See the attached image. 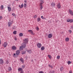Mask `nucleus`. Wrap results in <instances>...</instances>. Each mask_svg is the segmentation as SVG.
Segmentation results:
<instances>
[{
    "label": "nucleus",
    "mask_w": 73,
    "mask_h": 73,
    "mask_svg": "<svg viewBox=\"0 0 73 73\" xmlns=\"http://www.w3.org/2000/svg\"><path fill=\"white\" fill-rule=\"evenodd\" d=\"M28 42V39L27 38L25 39L23 41V43L22 46L23 48L26 47V45H27V43Z\"/></svg>",
    "instance_id": "nucleus-1"
},
{
    "label": "nucleus",
    "mask_w": 73,
    "mask_h": 73,
    "mask_svg": "<svg viewBox=\"0 0 73 73\" xmlns=\"http://www.w3.org/2000/svg\"><path fill=\"white\" fill-rule=\"evenodd\" d=\"M40 10H42V8H43V7H42V4L44 3V0H40Z\"/></svg>",
    "instance_id": "nucleus-2"
},
{
    "label": "nucleus",
    "mask_w": 73,
    "mask_h": 73,
    "mask_svg": "<svg viewBox=\"0 0 73 73\" xmlns=\"http://www.w3.org/2000/svg\"><path fill=\"white\" fill-rule=\"evenodd\" d=\"M7 45H8V43H7V42H5L2 44V46H3L4 48H6Z\"/></svg>",
    "instance_id": "nucleus-3"
},
{
    "label": "nucleus",
    "mask_w": 73,
    "mask_h": 73,
    "mask_svg": "<svg viewBox=\"0 0 73 73\" xmlns=\"http://www.w3.org/2000/svg\"><path fill=\"white\" fill-rule=\"evenodd\" d=\"M28 31L30 32V33H31V35H35V33H34L33 31H32V30H28Z\"/></svg>",
    "instance_id": "nucleus-4"
},
{
    "label": "nucleus",
    "mask_w": 73,
    "mask_h": 73,
    "mask_svg": "<svg viewBox=\"0 0 73 73\" xmlns=\"http://www.w3.org/2000/svg\"><path fill=\"white\" fill-rule=\"evenodd\" d=\"M68 11H69V12L70 14V15H71L73 16V11H72V10H71L70 9H69L68 10Z\"/></svg>",
    "instance_id": "nucleus-5"
},
{
    "label": "nucleus",
    "mask_w": 73,
    "mask_h": 73,
    "mask_svg": "<svg viewBox=\"0 0 73 73\" xmlns=\"http://www.w3.org/2000/svg\"><path fill=\"white\" fill-rule=\"evenodd\" d=\"M42 45L40 43H38L37 44V46L38 48H40L41 47Z\"/></svg>",
    "instance_id": "nucleus-6"
},
{
    "label": "nucleus",
    "mask_w": 73,
    "mask_h": 73,
    "mask_svg": "<svg viewBox=\"0 0 73 73\" xmlns=\"http://www.w3.org/2000/svg\"><path fill=\"white\" fill-rule=\"evenodd\" d=\"M26 51L29 54H31L32 53V50L31 49H27Z\"/></svg>",
    "instance_id": "nucleus-7"
},
{
    "label": "nucleus",
    "mask_w": 73,
    "mask_h": 73,
    "mask_svg": "<svg viewBox=\"0 0 73 73\" xmlns=\"http://www.w3.org/2000/svg\"><path fill=\"white\" fill-rule=\"evenodd\" d=\"M20 53V50H18L16 51V54L17 55H19Z\"/></svg>",
    "instance_id": "nucleus-8"
},
{
    "label": "nucleus",
    "mask_w": 73,
    "mask_h": 73,
    "mask_svg": "<svg viewBox=\"0 0 73 73\" xmlns=\"http://www.w3.org/2000/svg\"><path fill=\"white\" fill-rule=\"evenodd\" d=\"M57 7L58 8V9H60V8H61V4L59 3L57 5Z\"/></svg>",
    "instance_id": "nucleus-9"
},
{
    "label": "nucleus",
    "mask_w": 73,
    "mask_h": 73,
    "mask_svg": "<svg viewBox=\"0 0 73 73\" xmlns=\"http://www.w3.org/2000/svg\"><path fill=\"white\" fill-rule=\"evenodd\" d=\"M48 38H52V35L51 34H48Z\"/></svg>",
    "instance_id": "nucleus-10"
},
{
    "label": "nucleus",
    "mask_w": 73,
    "mask_h": 73,
    "mask_svg": "<svg viewBox=\"0 0 73 73\" xmlns=\"http://www.w3.org/2000/svg\"><path fill=\"white\" fill-rule=\"evenodd\" d=\"M4 62V60H3V59H0V64H3Z\"/></svg>",
    "instance_id": "nucleus-11"
},
{
    "label": "nucleus",
    "mask_w": 73,
    "mask_h": 73,
    "mask_svg": "<svg viewBox=\"0 0 73 73\" xmlns=\"http://www.w3.org/2000/svg\"><path fill=\"white\" fill-rule=\"evenodd\" d=\"M19 7L20 8H23V7H24L23 3L21 5H19Z\"/></svg>",
    "instance_id": "nucleus-12"
},
{
    "label": "nucleus",
    "mask_w": 73,
    "mask_h": 73,
    "mask_svg": "<svg viewBox=\"0 0 73 73\" xmlns=\"http://www.w3.org/2000/svg\"><path fill=\"white\" fill-rule=\"evenodd\" d=\"M51 5L52 7H54L55 6V3H51Z\"/></svg>",
    "instance_id": "nucleus-13"
},
{
    "label": "nucleus",
    "mask_w": 73,
    "mask_h": 73,
    "mask_svg": "<svg viewBox=\"0 0 73 73\" xmlns=\"http://www.w3.org/2000/svg\"><path fill=\"white\" fill-rule=\"evenodd\" d=\"M7 8L9 12H11V10H12L11 8L9 7H7Z\"/></svg>",
    "instance_id": "nucleus-14"
},
{
    "label": "nucleus",
    "mask_w": 73,
    "mask_h": 73,
    "mask_svg": "<svg viewBox=\"0 0 73 73\" xmlns=\"http://www.w3.org/2000/svg\"><path fill=\"white\" fill-rule=\"evenodd\" d=\"M12 48L13 50H16V47L15 46H12Z\"/></svg>",
    "instance_id": "nucleus-15"
},
{
    "label": "nucleus",
    "mask_w": 73,
    "mask_h": 73,
    "mask_svg": "<svg viewBox=\"0 0 73 73\" xmlns=\"http://www.w3.org/2000/svg\"><path fill=\"white\" fill-rule=\"evenodd\" d=\"M23 69L21 68H20L18 69V70L19 72H21V71H23Z\"/></svg>",
    "instance_id": "nucleus-16"
},
{
    "label": "nucleus",
    "mask_w": 73,
    "mask_h": 73,
    "mask_svg": "<svg viewBox=\"0 0 73 73\" xmlns=\"http://www.w3.org/2000/svg\"><path fill=\"white\" fill-rule=\"evenodd\" d=\"M8 27H10L11 25H12V23L10 22H8Z\"/></svg>",
    "instance_id": "nucleus-17"
},
{
    "label": "nucleus",
    "mask_w": 73,
    "mask_h": 73,
    "mask_svg": "<svg viewBox=\"0 0 73 73\" xmlns=\"http://www.w3.org/2000/svg\"><path fill=\"white\" fill-rule=\"evenodd\" d=\"M20 61H21V62L22 63H24V59L23 58H21L20 59Z\"/></svg>",
    "instance_id": "nucleus-18"
},
{
    "label": "nucleus",
    "mask_w": 73,
    "mask_h": 73,
    "mask_svg": "<svg viewBox=\"0 0 73 73\" xmlns=\"http://www.w3.org/2000/svg\"><path fill=\"white\" fill-rule=\"evenodd\" d=\"M37 21L38 22H39V21H41V18L40 17L38 18L37 19Z\"/></svg>",
    "instance_id": "nucleus-19"
},
{
    "label": "nucleus",
    "mask_w": 73,
    "mask_h": 73,
    "mask_svg": "<svg viewBox=\"0 0 73 73\" xmlns=\"http://www.w3.org/2000/svg\"><path fill=\"white\" fill-rule=\"evenodd\" d=\"M65 40L66 41H67V42L69 41V38H66L65 39Z\"/></svg>",
    "instance_id": "nucleus-20"
},
{
    "label": "nucleus",
    "mask_w": 73,
    "mask_h": 73,
    "mask_svg": "<svg viewBox=\"0 0 73 73\" xmlns=\"http://www.w3.org/2000/svg\"><path fill=\"white\" fill-rule=\"evenodd\" d=\"M1 10H3L4 9V6L3 5H1Z\"/></svg>",
    "instance_id": "nucleus-21"
},
{
    "label": "nucleus",
    "mask_w": 73,
    "mask_h": 73,
    "mask_svg": "<svg viewBox=\"0 0 73 73\" xmlns=\"http://www.w3.org/2000/svg\"><path fill=\"white\" fill-rule=\"evenodd\" d=\"M45 49V47L44 46H42L41 48V50H44Z\"/></svg>",
    "instance_id": "nucleus-22"
},
{
    "label": "nucleus",
    "mask_w": 73,
    "mask_h": 73,
    "mask_svg": "<svg viewBox=\"0 0 73 73\" xmlns=\"http://www.w3.org/2000/svg\"><path fill=\"white\" fill-rule=\"evenodd\" d=\"M23 48H23V47L22 46L20 47V50H23Z\"/></svg>",
    "instance_id": "nucleus-23"
},
{
    "label": "nucleus",
    "mask_w": 73,
    "mask_h": 73,
    "mask_svg": "<svg viewBox=\"0 0 73 73\" xmlns=\"http://www.w3.org/2000/svg\"><path fill=\"white\" fill-rule=\"evenodd\" d=\"M19 36L21 37L23 36V33H20L19 35Z\"/></svg>",
    "instance_id": "nucleus-24"
},
{
    "label": "nucleus",
    "mask_w": 73,
    "mask_h": 73,
    "mask_svg": "<svg viewBox=\"0 0 73 73\" xmlns=\"http://www.w3.org/2000/svg\"><path fill=\"white\" fill-rule=\"evenodd\" d=\"M8 70L9 71H11L12 70V68L11 67H9L8 68Z\"/></svg>",
    "instance_id": "nucleus-25"
},
{
    "label": "nucleus",
    "mask_w": 73,
    "mask_h": 73,
    "mask_svg": "<svg viewBox=\"0 0 73 73\" xmlns=\"http://www.w3.org/2000/svg\"><path fill=\"white\" fill-rule=\"evenodd\" d=\"M60 70L61 71H62V70H64V68H63V67H61L60 68Z\"/></svg>",
    "instance_id": "nucleus-26"
},
{
    "label": "nucleus",
    "mask_w": 73,
    "mask_h": 73,
    "mask_svg": "<svg viewBox=\"0 0 73 73\" xmlns=\"http://www.w3.org/2000/svg\"><path fill=\"white\" fill-rule=\"evenodd\" d=\"M67 64H68V65H69V64H72V62L69 61H68V62L67 63Z\"/></svg>",
    "instance_id": "nucleus-27"
},
{
    "label": "nucleus",
    "mask_w": 73,
    "mask_h": 73,
    "mask_svg": "<svg viewBox=\"0 0 73 73\" xmlns=\"http://www.w3.org/2000/svg\"><path fill=\"white\" fill-rule=\"evenodd\" d=\"M26 51H23L22 53V54H25Z\"/></svg>",
    "instance_id": "nucleus-28"
},
{
    "label": "nucleus",
    "mask_w": 73,
    "mask_h": 73,
    "mask_svg": "<svg viewBox=\"0 0 73 73\" xmlns=\"http://www.w3.org/2000/svg\"><path fill=\"white\" fill-rule=\"evenodd\" d=\"M70 19H67L66 20L67 22H70Z\"/></svg>",
    "instance_id": "nucleus-29"
},
{
    "label": "nucleus",
    "mask_w": 73,
    "mask_h": 73,
    "mask_svg": "<svg viewBox=\"0 0 73 73\" xmlns=\"http://www.w3.org/2000/svg\"><path fill=\"white\" fill-rule=\"evenodd\" d=\"M17 33V31H15L13 32V34L14 35H16Z\"/></svg>",
    "instance_id": "nucleus-30"
},
{
    "label": "nucleus",
    "mask_w": 73,
    "mask_h": 73,
    "mask_svg": "<svg viewBox=\"0 0 73 73\" xmlns=\"http://www.w3.org/2000/svg\"><path fill=\"white\" fill-rule=\"evenodd\" d=\"M70 23H73V19H70Z\"/></svg>",
    "instance_id": "nucleus-31"
},
{
    "label": "nucleus",
    "mask_w": 73,
    "mask_h": 73,
    "mask_svg": "<svg viewBox=\"0 0 73 73\" xmlns=\"http://www.w3.org/2000/svg\"><path fill=\"white\" fill-rule=\"evenodd\" d=\"M24 7L25 8H26V7H27V4L26 3L24 4Z\"/></svg>",
    "instance_id": "nucleus-32"
},
{
    "label": "nucleus",
    "mask_w": 73,
    "mask_h": 73,
    "mask_svg": "<svg viewBox=\"0 0 73 73\" xmlns=\"http://www.w3.org/2000/svg\"><path fill=\"white\" fill-rule=\"evenodd\" d=\"M51 73H55V71L54 70H52L51 71Z\"/></svg>",
    "instance_id": "nucleus-33"
},
{
    "label": "nucleus",
    "mask_w": 73,
    "mask_h": 73,
    "mask_svg": "<svg viewBox=\"0 0 73 73\" xmlns=\"http://www.w3.org/2000/svg\"><path fill=\"white\" fill-rule=\"evenodd\" d=\"M48 66H49V67H50L52 69H53V67L51 65H49Z\"/></svg>",
    "instance_id": "nucleus-34"
},
{
    "label": "nucleus",
    "mask_w": 73,
    "mask_h": 73,
    "mask_svg": "<svg viewBox=\"0 0 73 73\" xmlns=\"http://www.w3.org/2000/svg\"><path fill=\"white\" fill-rule=\"evenodd\" d=\"M12 15L13 16H16V15H15V14L14 13H12Z\"/></svg>",
    "instance_id": "nucleus-35"
},
{
    "label": "nucleus",
    "mask_w": 73,
    "mask_h": 73,
    "mask_svg": "<svg viewBox=\"0 0 73 73\" xmlns=\"http://www.w3.org/2000/svg\"><path fill=\"white\" fill-rule=\"evenodd\" d=\"M33 18H36L37 17V16L36 15H35L33 17Z\"/></svg>",
    "instance_id": "nucleus-36"
},
{
    "label": "nucleus",
    "mask_w": 73,
    "mask_h": 73,
    "mask_svg": "<svg viewBox=\"0 0 73 73\" xmlns=\"http://www.w3.org/2000/svg\"><path fill=\"white\" fill-rule=\"evenodd\" d=\"M60 56H58L57 57V59H60Z\"/></svg>",
    "instance_id": "nucleus-37"
},
{
    "label": "nucleus",
    "mask_w": 73,
    "mask_h": 73,
    "mask_svg": "<svg viewBox=\"0 0 73 73\" xmlns=\"http://www.w3.org/2000/svg\"><path fill=\"white\" fill-rule=\"evenodd\" d=\"M36 30L37 31H38V30H39V28H38V27H36Z\"/></svg>",
    "instance_id": "nucleus-38"
},
{
    "label": "nucleus",
    "mask_w": 73,
    "mask_h": 73,
    "mask_svg": "<svg viewBox=\"0 0 73 73\" xmlns=\"http://www.w3.org/2000/svg\"><path fill=\"white\" fill-rule=\"evenodd\" d=\"M68 32H69V33H72V31H71L70 30H69L68 31Z\"/></svg>",
    "instance_id": "nucleus-39"
},
{
    "label": "nucleus",
    "mask_w": 73,
    "mask_h": 73,
    "mask_svg": "<svg viewBox=\"0 0 73 73\" xmlns=\"http://www.w3.org/2000/svg\"><path fill=\"white\" fill-rule=\"evenodd\" d=\"M22 68H25V65L22 66Z\"/></svg>",
    "instance_id": "nucleus-40"
},
{
    "label": "nucleus",
    "mask_w": 73,
    "mask_h": 73,
    "mask_svg": "<svg viewBox=\"0 0 73 73\" xmlns=\"http://www.w3.org/2000/svg\"><path fill=\"white\" fill-rule=\"evenodd\" d=\"M48 57L50 59L51 58V56H50V55H48Z\"/></svg>",
    "instance_id": "nucleus-41"
},
{
    "label": "nucleus",
    "mask_w": 73,
    "mask_h": 73,
    "mask_svg": "<svg viewBox=\"0 0 73 73\" xmlns=\"http://www.w3.org/2000/svg\"><path fill=\"white\" fill-rule=\"evenodd\" d=\"M20 73H24V72L23 70H22L20 72Z\"/></svg>",
    "instance_id": "nucleus-42"
},
{
    "label": "nucleus",
    "mask_w": 73,
    "mask_h": 73,
    "mask_svg": "<svg viewBox=\"0 0 73 73\" xmlns=\"http://www.w3.org/2000/svg\"><path fill=\"white\" fill-rule=\"evenodd\" d=\"M70 28L71 29H73V26H71Z\"/></svg>",
    "instance_id": "nucleus-43"
},
{
    "label": "nucleus",
    "mask_w": 73,
    "mask_h": 73,
    "mask_svg": "<svg viewBox=\"0 0 73 73\" xmlns=\"http://www.w3.org/2000/svg\"><path fill=\"white\" fill-rule=\"evenodd\" d=\"M6 64H8L9 63V62L7 60L6 61Z\"/></svg>",
    "instance_id": "nucleus-44"
},
{
    "label": "nucleus",
    "mask_w": 73,
    "mask_h": 73,
    "mask_svg": "<svg viewBox=\"0 0 73 73\" xmlns=\"http://www.w3.org/2000/svg\"><path fill=\"white\" fill-rule=\"evenodd\" d=\"M41 19H43L44 18V17H43V16H41Z\"/></svg>",
    "instance_id": "nucleus-45"
},
{
    "label": "nucleus",
    "mask_w": 73,
    "mask_h": 73,
    "mask_svg": "<svg viewBox=\"0 0 73 73\" xmlns=\"http://www.w3.org/2000/svg\"><path fill=\"white\" fill-rule=\"evenodd\" d=\"M3 19V17H2V16H0V19L1 20V19Z\"/></svg>",
    "instance_id": "nucleus-46"
},
{
    "label": "nucleus",
    "mask_w": 73,
    "mask_h": 73,
    "mask_svg": "<svg viewBox=\"0 0 73 73\" xmlns=\"http://www.w3.org/2000/svg\"><path fill=\"white\" fill-rule=\"evenodd\" d=\"M39 73H44V72L42 71H40L39 72Z\"/></svg>",
    "instance_id": "nucleus-47"
},
{
    "label": "nucleus",
    "mask_w": 73,
    "mask_h": 73,
    "mask_svg": "<svg viewBox=\"0 0 73 73\" xmlns=\"http://www.w3.org/2000/svg\"><path fill=\"white\" fill-rule=\"evenodd\" d=\"M16 55V54H14V55H13V57H15V56Z\"/></svg>",
    "instance_id": "nucleus-48"
},
{
    "label": "nucleus",
    "mask_w": 73,
    "mask_h": 73,
    "mask_svg": "<svg viewBox=\"0 0 73 73\" xmlns=\"http://www.w3.org/2000/svg\"><path fill=\"white\" fill-rule=\"evenodd\" d=\"M14 40H17V38H16V37H15V38H14Z\"/></svg>",
    "instance_id": "nucleus-49"
},
{
    "label": "nucleus",
    "mask_w": 73,
    "mask_h": 73,
    "mask_svg": "<svg viewBox=\"0 0 73 73\" xmlns=\"http://www.w3.org/2000/svg\"><path fill=\"white\" fill-rule=\"evenodd\" d=\"M25 3H27V0H25L24 1Z\"/></svg>",
    "instance_id": "nucleus-50"
},
{
    "label": "nucleus",
    "mask_w": 73,
    "mask_h": 73,
    "mask_svg": "<svg viewBox=\"0 0 73 73\" xmlns=\"http://www.w3.org/2000/svg\"><path fill=\"white\" fill-rule=\"evenodd\" d=\"M43 19H46V18L45 17H43Z\"/></svg>",
    "instance_id": "nucleus-51"
},
{
    "label": "nucleus",
    "mask_w": 73,
    "mask_h": 73,
    "mask_svg": "<svg viewBox=\"0 0 73 73\" xmlns=\"http://www.w3.org/2000/svg\"><path fill=\"white\" fill-rule=\"evenodd\" d=\"M0 44H1V40H0Z\"/></svg>",
    "instance_id": "nucleus-52"
},
{
    "label": "nucleus",
    "mask_w": 73,
    "mask_h": 73,
    "mask_svg": "<svg viewBox=\"0 0 73 73\" xmlns=\"http://www.w3.org/2000/svg\"><path fill=\"white\" fill-rule=\"evenodd\" d=\"M16 0V1H17L18 0Z\"/></svg>",
    "instance_id": "nucleus-53"
},
{
    "label": "nucleus",
    "mask_w": 73,
    "mask_h": 73,
    "mask_svg": "<svg viewBox=\"0 0 73 73\" xmlns=\"http://www.w3.org/2000/svg\"><path fill=\"white\" fill-rule=\"evenodd\" d=\"M49 73H50L49 72Z\"/></svg>",
    "instance_id": "nucleus-54"
}]
</instances>
